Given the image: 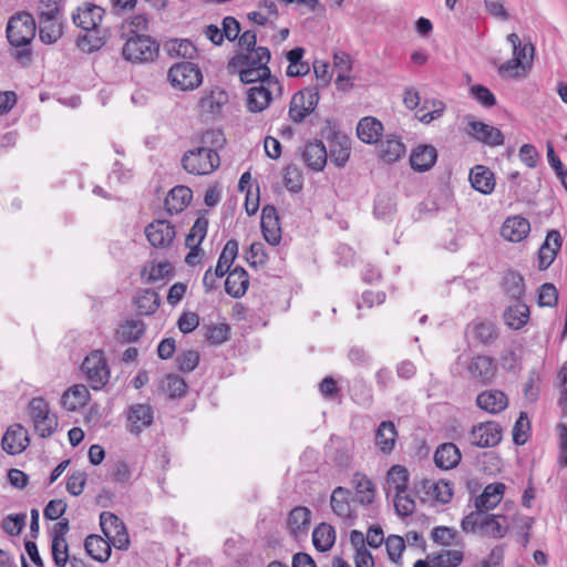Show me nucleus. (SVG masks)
<instances>
[{"mask_svg": "<svg viewBox=\"0 0 567 567\" xmlns=\"http://www.w3.org/2000/svg\"><path fill=\"white\" fill-rule=\"evenodd\" d=\"M380 158L388 164L398 162L406 152L405 145L395 135H388L379 146Z\"/></svg>", "mask_w": 567, "mask_h": 567, "instance_id": "obj_36", "label": "nucleus"}, {"mask_svg": "<svg viewBox=\"0 0 567 567\" xmlns=\"http://www.w3.org/2000/svg\"><path fill=\"white\" fill-rule=\"evenodd\" d=\"M25 514H10L2 520V528L11 536L19 535L25 525Z\"/></svg>", "mask_w": 567, "mask_h": 567, "instance_id": "obj_61", "label": "nucleus"}, {"mask_svg": "<svg viewBox=\"0 0 567 567\" xmlns=\"http://www.w3.org/2000/svg\"><path fill=\"white\" fill-rule=\"evenodd\" d=\"M507 522L505 515L488 514L484 511H474L466 515L461 523V527L466 533L480 532L492 538H503L508 527L504 525Z\"/></svg>", "mask_w": 567, "mask_h": 567, "instance_id": "obj_2", "label": "nucleus"}, {"mask_svg": "<svg viewBox=\"0 0 567 567\" xmlns=\"http://www.w3.org/2000/svg\"><path fill=\"white\" fill-rule=\"evenodd\" d=\"M261 231L265 240L276 246L281 240V227L277 209L271 205H266L261 212Z\"/></svg>", "mask_w": 567, "mask_h": 567, "instance_id": "obj_18", "label": "nucleus"}, {"mask_svg": "<svg viewBox=\"0 0 567 567\" xmlns=\"http://www.w3.org/2000/svg\"><path fill=\"white\" fill-rule=\"evenodd\" d=\"M238 255V241L229 239L219 255L217 266L215 268V277H224L229 272V268Z\"/></svg>", "mask_w": 567, "mask_h": 567, "instance_id": "obj_40", "label": "nucleus"}, {"mask_svg": "<svg viewBox=\"0 0 567 567\" xmlns=\"http://www.w3.org/2000/svg\"><path fill=\"white\" fill-rule=\"evenodd\" d=\"M395 213V203L386 194H379L374 199L373 214L378 219L390 220Z\"/></svg>", "mask_w": 567, "mask_h": 567, "instance_id": "obj_50", "label": "nucleus"}, {"mask_svg": "<svg viewBox=\"0 0 567 567\" xmlns=\"http://www.w3.org/2000/svg\"><path fill=\"white\" fill-rule=\"evenodd\" d=\"M228 102V94L220 89L212 90L208 94L199 100V107L202 112L209 114H219L221 107Z\"/></svg>", "mask_w": 567, "mask_h": 567, "instance_id": "obj_39", "label": "nucleus"}, {"mask_svg": "<svg viewBox=\"0 0 567 567\" xmlns=\"http://www.w3.org/2000/svg\"><path fill=\"white\" fill-rule=\"evenodd\" d=\"M145 332V324L138 319H127L117 329L118 338L124 342H135Z\"/></svg>", "mask_w": 567, "mask_h": 567, "instance_id": "obj_42", "label": "nucleus"}, {"mask_svg": "<svg viewBox=\"0 0 567 567\" xmlns=\"http://www.w3.org/2000/svg\"><path fill=\"white\" fill-rule=\"evenodd\" d=\"M311 512L303 506H297L289 513L288 526L293 534L306 530L310 523Z\"/></svg>", "mask_w": 567, "mask_h": 567, "instance_id": "obj_47", "label": "nucleus"}, {"mask_svg": "<svg viewBox=\"0 0 567 567\" xmlns=\"http://www.w3.org/2000/svg\"><path fill=\"white\" fill-rule=\"evenodd\" d=\"M558 300V292L553 284H543L538 290V305L540 307H554Z\"/></svg>", "mask_w": 567, "mask_h": 567, "instance_id": "obj_62", "label": "nucleus"}, {"mask_svg": "<svg viewBox=\"0 0 567 567\" xmlns=\"http://www.w3.org/2000/svg\"><path fill=\"white\" fill-rule=\"evenodd\" d=\"M467 134L480 143L495 147L504 144V134L495 126L477 121L474 116L467 117Z\"/></svg>", "mask_w": 567, "mask_h": 567, "instance_id": "obj_12", "label": "nucleus"}, {"mask_svg": "<svg viewBox=\"0 0 567 567\" xmlns=\"http://www.w3.org/2000/svg\"><path fill=\"white\" fill-rule=\"evenodd\" d=\"M476 405L491 414H498L508 406V398L501 390H485L476 396Z\"/></svg>", "mask_w": 567, "mask_h": 567, "instance_id": "obj_23", "label": "nucleus"}, {"mask_svg": "<svg viewBox=\"0 0 567 567\" xmlns=\"http://www.w3.org/2000/svg\"><path fill=\"white\" fill-rule=\"evenodd\" d=\"M473 443L480 447H492L502 440V427L497 422L489 421L474 426L472 430Z\"/></svg>", "mask_w": 567, "mask_h": 567, "instance_id": "obj_19", "label": "nucleus"}, {"mask_svg": "<svg viewBox=\"0 0 567 567\" xmlns=\"http://www.w3.org/2000/svg\"><path fill=\"white\" fill-rule=\"evenodd\" d=\"M470 182L475 190L484 195L491 194L495 188L494 173L483 165H476L471 169Z\"/></svg>", "mask_w": 567, "mask_h": 567, "instance_id": "obj_30", "label": "nucleus"}, {"mask_svg": "<svg viewBox=\"0 0 567 567\" xmlns=\"http://www.w3.org/2000/svg\"><path fill=\"white\" fill-rule=\"evenodd\" d=\"M219 164L218 153L205 146L189 150L182 157L183 168L193 175H208L218 168Z\"/></svg>", "mask_w": 567, "mask_h": 567, "instance_id": "obj_4", "label": "nucleus"}, {"mask_svg": "<svg viewBox=\"0 0 567 567\" xmlns=\"http://www.w3.org/2000/svg\"><path fill=\"white\" fill-rule=\"evenodd\" d=\"M529 231V220L520 215L507 217L501 227V236L512 243L522 241Z\"/></svg>", "mask_w": 567, "mask_h": 567, "instance_id": "obj_20", "label": "nucleus"}, {"mask_svg": "<svg viewBox=\"0 0 567 567\" xmlns=\"http://www.w3.org/2000/svg\"><path fill=\"white\" fill-rule=\"evenodd\" d=\"M38 21L62 18V7L60 0H39Z\"/></svg>", "mask_w": 567, "mask_h": 567, "instance_id": "obj_54", "label": "nucleus"}, {"mask_svg": "<svg viewBox=\"0 0 567 567\" xmlns=\"http://www.w3.org/2000/svg\"><path fill=\"white\" fill-rule=\"evenodd\" d=\"M547 159L550 167L555 171L557 178L567 192V168L563 165L560 158L555 153L553 144L549 142L547 143Z\"/></svg>", "mask_w": 567, "mask_h": 567, "instance_id": "obj_55", "label": "nucleus"}, {"mask_svg": "<svg viewBox=\"0 0 567 567\" xmlns=\"http://www.w3.org/2000/svg\"><path fill=\"white\" fill-rule=\"evenodd\" d=\"M134 35L127 39L123 47V58L132 62H146L152 61L158 53V44L147 35L137 34L131 31Z\"/></svg>", "mask_w": 567, "mask_h": 567, "instance_id": "obj_8", "label": "nucleus"}, {"mask_svg": "<svg viewBox=\"0 0 567 567\" xmlns=\"http://www.w3.org/2000/svg\"><path fill=\"white\" fill-rule=\"evenodd\" d=\"M230 327L227 323L210 324L206 328L205 338L212 344H221L228 340Z\"/></svg>", "mask_w": 567, "mask_h": 567, "instance_id": "obj_57", "label": "nucleus"}, {"mask_svg": "<svg viewBox=\"0 0 567 567\" xmlns=\"http://www.w3.org/2000/svg\"><path fill=\"white\" fill-rule=\"evenodd\" d=\"M312 543L317 550L324 553L336 543V530L328 523H320L312 532Z\"/></svg>", "mask_w": 567, "mask_h": 567, "instance_id": "obj_37", "label": "nucleus"}, {"mask_svg": "<svg viewBox=\"0 0 567 567\" xmlns=\"http://www.w3.org/2000/svg\"><path fill=\"white\" fill-rule=\"evenodd\" d=\"M462 458L458 447L452 443L446 442L440 444L434 453V463L439 468L452 470L456 467Z\"/></svg>", "mask_w": 567, "mask_h": 567, "instance_id": "obj_29", "label": "nucleus"}, {"mask_svg": "<svg viewBox=\"0 0 567 567\" xmlns=\"http://www.w3.org/2000/svg\"><path fill=\"white\" fill-rule=\"evenodd\" d=\"M351 153L350 143L346 137L334 136L330 142V158L338 166L343 167Z\"/></svg>", "mask_w": 567, "mask_h": 567, "instance_id": "obj_44", "label": "nucleus"}, {"mask_svg": "<svg viewBox=\"0 0 567 567\" xmlns=\"http://www.w3.org/2000/svg\"><path fill=\"white\" fill-rule=\"evenodd\" d=\"M167 51L171 55L182 56L184 59H194L197 55V49L192 41L187 39H176L167 43Z\"/></svg>", "mask_w": 567, "mask_h": 567, "instance_id": "obj_52", "label": "nucleus"}, {"mask_svg": "<svg viewBox=\"0 0 567 567\" xmlns=\"http://www.w3.org/2000/svg\"><path fill=\"white\" fill-rule=\"evenodd\" d=\"M530 435V423L527 413L522 411L513 427V441L516 445H524Z\"/></svg>", "mask_w": 567, "mask_h": 567, "instance_id": "obj_53", "label": "nucleus"}, {"mask_svg": "<svg viewBox=\"0 0 567 567\" xmlns=\"http://www.w3.org/2000/svg\"><path fill=\"white\" fill-rule=\"evenodd\" d=\"M382 132L383 124L372 116L361 118L357 126V135L365 144L377 143L380 140Z\"/></svg>", "mask_w": 567, "mask_h": 567, "instance_id": "obj_32", "label": "nucleus"}, {"mask_svg": "<svg viewBox=\"0 0 567 567\" xmlns=\"http://www.w3.org/2000/svg\"><path fill=\"white\" fill-rule=\"evenodd\" d=\"M350 395L352 401L360 406L370 408L373 403L372 389L362 378L353 379Z\"/></svg>", "mask_w": 567, "mask_h": 567, "instance_id": "obj_41", "label": "nucleus"}, {"mask_svg": "<svg viewBox=\"0 0 567 567\" xmlns=\"http://www.w3.org/2000/svg\"><path fill=\"white\" fill-rule=\"evenodd\" d=\"M505 489V484L501 482L486 485L483 493L475 499L476 511L487 512L495 508L501 503Z\"/></svg>", "mask_w": 567, "mask_h": 567, "instance_id": "obj_26", "label": "nucleus"}, {"mask_svg": "<svg viewBox=\"0 0 567 567\" xmlns=\"http://www.w3.org/2000/svg\"><path fill=\"white\" fill-rule=\"evenodd\" d=\"M199 363V353L195 350H186L176 358V364L182 372H192Z\"/></svg>", "mask_w": 567, "mask_h": 567, "instance_id": "obj_59", "label": "nucleus"}, {"mask_svg": "<svg viewBox=\"0 0 567 567\" xmlns=\"http://www.w3.org/2000/svg\"><path fill=\"white\" fill-rule=\"evenodd\" d=\"M503 288L505 292L516 301L525 293V281L520 274L509 270L504 275Z\"/></svg>", "mask_w": 567, "mask_h": 567, "instance_id": "obj_43", "label": "nucleus"}, {"mask_svg": "<svg viewBox=\"0 0 567 567\" xmlns=\"http://www.w3.org/2000/svg\"><path fill=\"white\" fill-rule=\"evenodd\" d=\"M302 159L312 171L321 172L328 159V152L323 142L316 140L307 143L302 152Z\"/></svg>", "mask_w": 567, "mask_h": 567, "instance_id": "obj_24", "label": "nucleus"}, {"mask_svg": "<svg viewBox=\"0 0 567 567\" xmlns=\"http://www.w3.org/2000/svg\"><path fill=\"white\" fill-rule=\"evenodd\" d=\"M499 336L496 323L487 319H474L464 329L465 341L470 347H494Z\"/></svg>", "mask_w": 567, "mask_h": 567, "instance_id": "obj_5", "label": "nucleus"}, {"mask_svg": "<svg viewBox=\"0 0 567 567\" xmlns=\"http://www.w3.org/2000/svg\"><path fill=\"white\" fill-rule=\"evenodd\" d=\"M6 32L12 47H25L31 43L35 35L37 22L32 14L20 12L10 18Z\"/></svg>", "mask_w": 567, "mask_h": 567, "instance_id": "obj_6", "label": "nucleus"}, {"mask_svg": "<svg viewBox=\"0 0 567 567\" xmlns=\"http://www.w3.org/2000/svg\"><path fill=\"white\" fill-rule=\"evenodd\" d=\"M39 39L44 44H53L58 42L64 32V19L55 18L50 19L49 22L45 20H39Z\"/></svg>", "mask_w": 567, "mask_h": 567, "instance_id": "obj_35", "label": "nucleus"}, {"mask_svg": "<svg viewBox=\"0 0 567 567\" xmlns=\"http://www.w3.org/2000/svg\"><path fill=\"white\" fill-rule=\"evenodd\" d=\"M319 102L317 87H305L295 93L289 105V117L295 123H301L311 114Z\"/></svg>", "mask_w": 567, "mask_h": 567, "instance_id": "obj_10", "label": "nucleus"}, {"mask_svg": "<svg viewBox=\"0 0 567 567\" xmlns=\"http://www.w3.org/2000/svg\"><path fill=\"white\" fill-rule=\"evenodd\" d=\"M105 10L92 2H84L72 12V21L84 31L96 30L101 24Z\"/></svg>", "mask_w": 567, "mask_h": 567, "instance_id": "obj_14", "label": "nucleus"}, {"mask_svg": "<svg viewBox=\"0 0 567 567\" xmlns=\"http://www.w3.org/2000/svg\"><path fill=\"white\" fill-rule=\"evenodd\" d=\"M468 379L474 383L481 385H488L493 383L497 364L494 358L486 354H477L471 358L466 364Z\"/></svg>", "mask_w": 567, "mask_h": 567, "instance_id": "obj_11", "label": "nucleus"}, {"mask_svg": "<svg viewBox=\"0 0 567 567\" xmlns=\"http://www.w3.org/2000/svg\"><path fill=\"white\" fill-rule=\"evenodd\" d=\"M430 488L434 498L442 504H447L453 497V488L450 482L441 480L431 484Z\"/></svg>", "mask_w": 567, "mask_h": 567, "instance_id": "obj_64", "label": "nucleus"}, {"mask_svg": "<svg viewBox=\"0 0 567 567\" xmlns=\"http://www.w3.org/2000/svg\"><path fill=\"white\" fill-rule=\"evenodd\" d=\"M35 432L41 437H49L58 426V419L50 411L33 422Z\"/></svg>", "mask_w": 567, "mask_h": 567, "instance_id": "obj_58", "label": "nucleus"}, {"mask_svg": "<svg viewBox=\"0 0 567 567\" xmlns=\"http://www.w3.org/2000/svg\"><path fill=\"white\" fill-rule=\"evenodd\" d=\"M410 474L404 466L393 465L386 474V481L393 485L395 493H404L408 489Z\"/></svg>", "mask_w": 567, "mask_h": 567, "instance_id": "obj_51", "label": "nucleus"}, {"mask_svg": "<svg viewBox=\"0 0 567 567\" xmlns=\"http://www.w3.org/2000/svg\"><path fill=\"white\" fill-rule=\"evenodd\" d=\"M82 370L90 386L97 391L105 386L110 379V369L103 351L94 350L85 357Z\"/></svg>", "mask_w": 567, "mask_h": 567, "instance_id": "obj_9", "label": "nucleus"}, {"mask_svg": "<svg viewBox=\"0 0 567 567\" xmlns=\"http://www.w3.org/2000/svg\"><path fill=\"white\" fill-rule=\"evenodd\" d=\"M352 483L355 488L357 501L362 505H369L375 496V487L372 481L360 472L354 473Z\"/></svg>", "mask_w": 567, "mask_h": 567, "instance_id": "obj_38", "label": "nucleus"}, {"mask_svg": "<svg viewBox=\"0 0 567 567\" xmlns=\"http://www.w3.org/2000/svg\"><path fill=\"white\" fill-rule=\"evenodd\" d=\"M398 430L395 424L390 421H382L374 431V446L382 455H390L396 443Z\"/></svg>", "mask_w": 567, "mask_h": 567, "instance_id": "obj_16", "label": "nucleus"}, {"mask_svg": "<svg viewBox=\"0 0 567 567\" xmlns=\"http://www.w3.org/2000/svg\"><path fill=\"white\" fill-rule=\"evenodd\" d=\"M350 491L338 486L332 491L331 497H330V505L332 512L344 519L349 526L354 524L355 516L351 509L350 505Z\"/></svg>", "mask_w": 567, "mask_h": 567, "instance_id": "obj_22", "label": "nucleus"}, {"mask_svg": "<svg viewBox=\"0 0 567 567\" xmlns=\"http://www.w3.org/2000/svg\"><path fill=\"white\" fill-rule=\"evenodd\" d=\"M271 59L270 50L259 45L257 50L239 52L228 62L230 73H237L244 84H254L258 79L271 78L268 63Z\"/></svg>", "mask_w": 567, "mask_h": 567, "instance_id": "obj_1", "label": "nucleus"}, {"mask_svg": "<svg viewBox=\"0 0 567 567\" xmlns=\"http://www.w3.org/2000/svg\"><path fill=\"white\" fill-rule=\"evenodd\" d=\"M208 219L204 215L199 216L186 236L185 245L193 250H198L202 241L206 237Z\"/></svg>", "mask_w": 567, "mask_h": 567, "instance_id": "obj_45", "label": "nucleus"}, {"mask_svg": "<svg viewBox=\"0 0 567 567\" xmlns=\"http://www.w3.org/2000/svg\"><path fill=\"white\" fill-rule=\"evenodd\" d=\"M249 287L248 272L240 266L228 272L225 281V291L233 298H241Z\"/></svg>", "mask_w": 567, "mask_h": 567, "instance_id": "obj_28", "label": "nucleus"}, {"mask_svg": "<svg viewBox=\"0 0 567 567\" xmlns=\"http://www.w3.org/2000/svg\"><path fill=\"white\" fill-rule=\"evenodd\" d=\"M135 305L141 315H152L159 307L158 295L152 289H145L135 297Z\"/></svg>", "mask_w": 567, "mask_h": 567, "instance_id": "obj_48", "label": "nucleus"}, {"mask_svg": "<svg viewBox=\"0 0 567 567\" xmlns=\"http://www.w3.org/2000/svg\"><path fill=\"white\" fill-rule=\"evenodd\" d=\"M503 319L509 329L519 330L528 322L529 308L526 303L516 301L505 309Z\"/></svg>", "mask_w": 567, "mask_h": 567, "instance_id": "obj_33", "label": "nucleus"}, {"mask_svg": "<svg viewBox=\"0 0 567 567\" xmlns=\"http://www.w3.org/2000/svg\"><path fill=\"white\" fill-rule=\"evenodd\" d=\"M145 235L154 248H168L172 246L176 230L175 226L166 219H156L145 227Z\"/></svg>", "mask_w": 567, "mask_h": 567, "instance_id": "obj_13", "label": "nucleus"}, {"mask_svg": "<svg viewBox=\"0 0 567 567\" xmlns=\"http://www.w3.org/2000/svg\"><path fill=\"white\" fill-rule=\"evenodd\" d=\"M193 198V190L184 185L173 187L164 202L165 209L168 214H178L183 212Z\"/></svg>", "mask_w": 567, "mask_h": 567, "instance_id": "obj_25", "label": "nucleus"}, {"mask_svg": "<svg viewBox=\"0 0 567 567\" xmlns=\"http://www.w3.org/2000/svg\"><path fill=\"white\" fill-rule=\"evenodd\" d=\"M127 431L140 435L144 429L151 426L154 421V410L150 404L136 403L126 411Z\"/></svg>", "mask_w": 567, "mask_h": 567, "instance_id": "obj_15", "label": "nucleus"}, {"mask_svg": "<svg viewBox=\"0 0 567 567\" xmlns=\"http://www.w3.org/2000/svg\"><path fill=\"white\" fill-rule=\"evenodd\" d=\"M464 554L458 549H445L432 555L431 563L434 567H457L462 564Z\"/></svg>", "mask_w": 567, "mask_h": 567, "instance_id": "obj_49", "label": "nucleus"}, {"mask_svg": "<svg viewBox=\"0 0 567 567\" xmlns=\"http://www.w3.org/2000/svg\"><path fill=\"white\" fill-rule=\"evenodd\" d=\"M84 548L89 556L100 563L107 561L111 556L110 542L96 534H91L85 538Z\"/></svg>", "mask_w": 567, "mask_h": 567, "instance_id": "obj_34", "label": "nucleus"}, {"mask_svg": "<svg viewBox=\"0 0 567 567\" xmlns=\"http://www.w3.org/2000/svg\"><path fill=\"white\" fill-rule=\"evenodd\" d=\"M167 76L172 85L182 91L194 90L203 82L202 70L197 64L189 61H183L172 65Z\"/></svg>", "mask_w": 567, "mask_h": 567, "instance_id": "obj_7", "label": "nucleus"}, {"mask_svg": "<svg viewBox=\"0 0 567 567\" xmlns=\"http://www.w3.org/2000/svg\"><path fill=\"white\" fill-rule=\"evenodd\" d=\"M251 87L247 90L246 107L251 113H260L266 110L270 103L282 95V85L277 76L258 79Z\"/></svg>", "mask_w": 567, "mask_h": 567, "instance_id": "obj_3", "label": "nucleus"}, {"mask_svg": "<svg viewBox=\"0 0 567 567\" xmlns=\"http://www.w3.org/2000/svg\"><path fill=\"white\" fill-rule=\"evenodd\" d=\"M563 244V238L558 230H549L545 241L538 250V268L546 270L555 260L557 252Z\"/></svg>", "mask_w": 567, "mask_h": 567, "instance_id": "obj_21", "label": "nucleus"}, {"mask_svg": "<svg viewBox=\"0 0 567 567\" xmlns=\"http://www.w3.org/2000/svg\"><path fill=\"white\" fill-rule=\"evenodd\" d=\"M187 388L186 381L176 374H167L161 382L162 391L171 399L184 396Z\"/></svg>", "mask_w": 567, "mask_h": 567, "instance_id": "obj_46", "label": "nucleus"}, {"mask_svg": "<svg viewBox=\"0 0 567 567\" xmlns=\"http://www.w3.org/2000/svg\"><path fill=\"white\" fill-rule=\"evenodd\" d=\"M28 445V431L21 424H13L9 426L1 440L2 449L10 455L22 453Z\"/></svg>", "mask_w": 567, "mask_h": 567, "instance_id": "obj_17", "label": "nucleus"}, {"mask_svg": "<svg viewBox=\"0 0 567 567\" xmlns=\"http://www.w3.org/2000/svg\"><path fill=\"white\" fill-rule=\"evenodd\" d=\"M437 158L436 148L432 145H419L410 155V164L415 172H426L431 169Z\"/></svg>", "mask_w": 567, "mask_h": 567, "instance_id": "obj_27", "label": "nucleus"}, {"mask_svg": "<svg viewBox=\"0 0 567 567\" xmlns=\"http://www.w3.org/2000/svg\"><path fill=\"white\" fill-rule=\"evenodd\" d=\"M123 525L124 523L111 512H103L100 515V526L106 538H110L111 534L117 528L123 529Z\"/></svg>", "mask_w": 567, "mask_h": 567, "instance_id": "obj_60", "label": "nucleus"}, {"mask_svg": "<svg viewBox=\"0 0 567 567\" xmlns=\"http://www.w3.org/2000/svg\"><path fill=\"white\" fill-rule=\"evenodd\" d=\"M385 548L390 560L398 563L405 548L404 539L398 535H390L385 539Z\"/></svg>", "mask_w": 567, "mask_h": 567, "instance_id": "obj_63", "label": "nucleus"}, {"mask_svg": "<svg viewBox=\"0 0 567 567\" xmlns=\"http://www.w3.org/2000/svg\"><path fill=\"white\" fill-rule=\"evenodd\" d=\"M90 398L91 394L84 384H74L63 393L61 404L66 411L73 412L83 408Z\"/></svg>", "mask_w": 567, "mask_h": 567, "instance_id": "obj_31", "label": "nucleus"}, {"mask_svg": "<svg viewBox=\"0 0 567 567\" xmlns=\"http://www.w3.org/2000/svg\"><path fill=\"white\" fill-rule=\"evenodd\" d=\"M470 95L483 107L489 109L496 104V97L493 92L482 84L472 85L470 87Z\"/></svg>", "mask_w": 567, "mask_h": 567, "instance_id": "obj_56", "label": "nucleus"}]
</instances>
